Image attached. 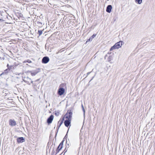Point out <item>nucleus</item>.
<instances>
[{
    "label": "nucleus",
    "instance_id": "f257e3e1",
    "mask_svg": "<svg viewBox=\"0 0 155 155\" xmlns=\"http://www.w3.org/2000/svg\"><path fill=\"white\" fill-rule=\"evenodd\" d=\"M25 17L23 16L22 13H20V21L24 23L23 25L22 24H20V27L24 28V26L27 25Z\"/></svg>",
    "mask_w": 155,
    "mask_h": 155
},
{
    "label": "nucleus",
    "instance_id": "f03ea898",
    "mask_svg": "<svg viewBox=\"0 0 155 155\" xmlns=\"http://www.w3.org/2000/svg\"><path fill=\"white\" fill-rule=\"evenodd\" d=\"M122 43H123V41H121L117 42L110 49V51H111L113 50L118 49L120 48L122 45Z\"/></svg>",
    "mask_w": 155,
    "mask_h": 155
},
{
    "label": "nucleus",
    "instance_id": "7ed1b4c3",
    "mask_svg": "<svg viewBox=\"0 0 155 155\" xmlns=\"http://www.w3.org/2000/svg\"><path fill=\"white\" fill-rule=\"evenodd\" d=\"M73 111L71 110H68L67 113L65 115V118L67 119L70 120H71V117L73 114Z\"/></svg>",
    "mask_w": 155,
    "mask_h": 155
},
{
    "label": "nucleus",
    "instance_id": "20e7f679",
    "mask_svg": "<svg viewBox=\"0 0 155 155\" xmlns=\"http://www.w3.org/2000/svg\"><path fill=\"white\" fill-rule=\"evenodd\" d=\"M22 80L23 81L25 82L26 83L28 84H30L31 83L33 84V82L32 81L30 78H28V77L22 76Z\"/></svg>",
    "mask_w": 155,
    "mask_h": 155
},
{
    "label": "nucleus",
    "instance_id": "39448f33",
    "mask_svg": "<svg viewBox=\"0 0 155 155\" xmlns=\"http://www.w3.org/2000/svg\"><path fill=\"white\" fill-rule=\"evenodd\" d=\"M65 92V89L63 87H60L58 90L57 94L59 96H61Z\"/></svg>",
    "mask_w": 155,
    "mask_h": 155
},
{
    "label": "nucleus",
    "instance_id": "423d86ee",
    "mask_svg": "<svg viewBox=\"0 0 155 155\" xmlns=\"http://www.w3.org/2000/svg\"><path fill=\"white\" fill-rule=\"evenodd\" d=\"M64 120V117H63L62 118V120H60L58 121V125L57 127V129L56 130L55 137H56V136L57 135V133L58 132V130H59V128L60 127H61V125L62 124L63 122V121Z\"/></svg>",
    "mask_w": 155,
    "mask_h": 155
},
{
    "label": "nucleus",
    "instance_id": "0eeeda50",
    "mask_svg": "<svg viewBox=\"0 0 155 155\" xmlns=\"http://www.w3.org/2000/svg\"><path fill=\"white\" fill-rule=\"evenodd\" d=\"M40 69L37 68L34 71H30V72L31 73V74L32 76H34L38 73L40 72Z\"/></svg>",
    "mask_w": 155,
    "mask_h": 155
},
{
    "label": "nucleus",
    "instance_id": "6e6552de",
    "mask_svg": "<svg viewBox=\"0 0 155 155\" xmlns=\"http://www.w3.org/2000/svg\"><path fill=\"white\" fill-rule=\"evenodd\" d=\"M54 119V116L51 114L47 119V122L48 124H51Z\"/></svg>",
    "mask_w": 155,
    "mask_h": 155
},
{
    "label": "nucleus",
    "instance_id": "1a4fd4ad",
    "mask_svg": "<svg viewBox=\"0 0 155 155\" xmlns=\"http://www.w3.org/2000/svg\"><path fill=\"white\" fill-rule=\"evenodd\" d=\"M49 61V58L47 56H45L44 57L42 60L41 62L43 64H46L48 63Z\"/></svg>",
    "mask_w": 155,
    "mask_h": 155
},
{
    "label": "nucleus",
    "instance_id": "9d476101",
    "mask_svg": "<svg viewBox=\"0 0 155 155\" xmlns=\"http://www.w3.org/2000/svg\"><path fill=\"white\" fill-rule=\"evenodd\" d=\"M71 120H70L66 119L64 121V124L65 126L68 127L69 126L71 125Z\"/></svg>",
    "mask_w": 155,
    "mask_h": 155
},
{
    "label": "nucleus",
    "instance_id": "9b49d317",
    "mask_svg": "<svg viewBox=\"0 0 155 155\" xmlns=\"http://www.w3.org/2000/svg\"><path fill=\"white\" fill-rule=\"evenodd\" d=\"M112 9V6L111 5H108L106 8V11L107 12L110 13Z\"/></svg>",
    "mask_w": 155,
    "mask_h": 155
},
{
    "label": "nucleus",
    "instance_id": "f8f14e48",
    "mask_svg": "<svg viewBox=\"0 0 155 155\" xmlns=\"http://www.w3.org/2000/svg\"><path fill=\"white\" fill-rule=\"evenodd\" d=\"M9 124L12 126H14L16 124V122L14 120L10 119L9 121Z\"/></svg>",
    "mask_w": 155,
    "mask_h": 155
},
{
    "label": "nucleus",
    "instance_id": "ddd939ff",
    "mask_svg": "<svg viewBox=\"0 0 155 155\" xmlns=\"http://www.w3.org/2000/svg\"><path fill=\"white\" fill-rule=\"evenodd\" d=\"M96 34H94L90 38L87 40L86 41V43L89 41H91L93 39V38H94L96 35Z\"/></svg>",
    "mask_w": 155,
    "mask_h": 155
},
{
    "label": "nucleus",
    "instance_id": "4468645a",
    "mask_svg": "<svg viewBox=\"0 0 155 155\" xmlns=\"http://www.w3.org/2000/svg\"><path fill=\"white\" fill-rule=\"evenodd\" d=\"M63 143L64 140H62V141L60 143L59 145H58L57 149H60V147H62V148L63 147Z\"/></svg>",
    "mask_w": 155,
    "mask_h": 155
},
{
    "label": "nucleus",
    "instance_id": "2eb2a0df",
    "mask_svg": "<svg viewBox=\"0 0 155 155\" xmlns=\"http://www.w3.org/2000/svg\"><path fill=\"white\" fill-rule=\"evenodd\" d=\"M11 69L10 68H8L7 69L5 70L4 73H5V74H7L10 71Z\"/></svg>",
    "mask_w": 155,
    "mask_h": 155
},
{
    "label": "nucleus",
    "instance_id": "dca6fc26",
    "mask_svg": "<svg viewBox=\"0 0 155 155\" xmlns=\"http://www.w3.org/2000/svg\"><path fill=\"white\" fill-rule=\"evenodd\" d=\"M44 30H38V34L39 35V36H40L42 33V32Z\"/></svg>",
    "mask_w": 155,
    "mask_h": 155
},
{
    "label": "nucleus",
    "instance_id": "f3484780",
    "mask_svg": "<svg viewBox=\"0 0 155 155\" xmlns=\"http://www.w3.org/2000/svg\"><path fill=\"white\" fill-rule=\"evenodd\" d=\"M135 2L139 4H140L142 2V0H135Z\"/></svg>",
    "mask_w": 155,
    "mask_h": 155
},
{
    "label": "nucleus",
    "instance_id": "a211bd4d",
    "mask_svg": "<svg viewBox=\"0 0 155 155\" xmlns=\"http://www.w3.org/2000/svg\"><path fill=\"white\" fill-rule=\"evenodd\" d=\"M25 139L23 137H20V143H22L25 141Z\"/></svg>",
    "mask_w": 155,
    "mask_h": 155
},
{
    "label": "nucleus",
    "instance_id": "6ab92c4d",
    "mask_svg": "<svg viewBox=\"0 0 155 155\" xmlns=\"http://www.w3.org/2000/svg\"><path fill=\"white\" fill-rule=\"evenodd\" d=\"M60 112L59 111H55L54 112L55 115L58 116L59 115Z\"/></svg>",
    "mask_w": 155,
    "mask_h": 155
},
{
    "label": "nucleus",
    "instance_id": "aec40b11",
    "mask_svg": "<svg viewBox=\"0 0 155 155\" xmlns=\"http://www.w3.org/2000/svg\"><path fill=\"white\" fill-rule=\"evenodd\" d=\"M112 60V57L111 56H110L108 58V60L109 62H110L111 60Z\"/></svg>",
    "mask_w": 155,
    "mask_h": 155
},
{
    "label": "nucleus",
    "instance_id": "412c9836",
    "mask_svg": "<svg viewBox=\"0 0 155 155\" xmlns=\"http://www.w3.org/2000/svg\"><path fill=\"white\" fill-rule=\"evenodd\" d=\"M37 24H38V25H39L40 26H41L42 25V23L41 22L39 21H37Z\"/></svg>",
    "mask_w": 155,
    "mask_h": 155
},
{
    "label": "nucleus",
    "instance_id": "4be33fe9",
    "mask_svg": "<svg viewBox=\"0 0 155 155\" xmlns=\"http://www.w3.org/2000/svg\"><path fill=\"white\" fill-rule=\"evenodd\" d=\"M62 149V147H60V149H56V153H55V155L57 154L59 152V151L61 150V149Z\"/></svg>",
    "mask_w": 155,
    "mask_h": 155
},
{
    "label": "nucleus",
    "instance_id": "5701e85b",
    "mask_svg": "<svg viewBox=\"0 0 155 155\" xmlns=\"http://www.w3.org/2000/svg\"><path fill=\"white\" fill-rule=\"evenodd\" d=\"M23 63H31V61L29 60H27L23 62Z\"/></svg>",
    "mask_w": 155,
    "mask_h": 155
},
{
    "label": "nucleus",
    "instance_id": "b1692460",
    "mask_svg": "<svg viewBox=\"0 0 155 155\" xmlns=\"http://www.w3.org/2000/svg\"><path fill=\"white\" fill-rule=\"evenodd\" d=\"M81 107H82V110H83V112L84 115L85 114V110L84 108V106H83V105L82 104H81Z\"/></svg>",
    "mask_w": 155,
    "mask_h": 155
},
{
    "label": "nucleus",
    "instance_id": "393cba45",
    "mask_svg": "<svg viewBox=\"0 0 155 155\" xmlns=\"http://www.w3.org/2000/svg\"><path fill=\"white\" fill-rule=\"evenodd\" d=\"M67 149H66V148L64 150V151L63 152H62L60 155H61V154L63 153H64V154H65V153H66L67 152Z\"/></svg>",
    "mask_w": 155,
    "mask_h": 155
},
{
    "label": "nucleus",
    "instance_id": "a878e982",
    "mask_svg": "<svg viewBox=\"0 0 155 155\" xmlns=\"http://www.w3.org/2000/svg\"><path fill=\"white\" fill-rule=\"evenodd\" d=\"M68 131L67 132V134H66V135L64 137V138H63V140H64V139H65L66 138H67V134H68Z\"/></svg>",
    "mask_w": 155,
    "mask_h": 155
},
{
    "label": "nucleus",
    "instance_id": "bb28decb",
    "mask_svg": "<svg viewBox=\"0 0 155 155\" xmlns=\"http://www.w3.org/2000/svg\"><path fill=\"white\" fill-rule=\"evenodd\" d=\"M19 149L18 148L17 149H16L15 150V151L17 152H18V153H19V151H18Z\"/></svg>",
    "mask_w": 155,
    "mask_h": 155
},
{
    "label": "nucleus",
    "instance_id": "cd10ccee",
    "mask_svg": "<svg viewBox=\"0 0 155 155\" xmlns=\"http://www.w3.org/2000/svg\"><path fill=\"white\" fill-rule=\"evenodd\" d=\"M91 72H88V73H87V75L86 76L85 78H86L87 76L90 74V73Z\"/></svg>",
    "mask_w": 155,
    "mask_h": 155
},
{
    "label": "nucleus",
    "instance_id": "c85d7f7f",
    "mask_svg": "<svg viewBox=\"0 0 155 155\" xmlns=\"http://www.w3.org/2000/svg\"><path fill=\"white\" fill-rule=\"evenodd\" d=\"M17 141L18 143H19V137H18L17 138Z\"/></svg>",
    "mask_w": 155,
    "mask_h": 155
},
{
    "label": "nucleus",
    "instance_id": "c756f323",
    "mask_svg": "<svg viewBox=\"0 0 155 155\" xmlns=\"http://www.w3.org/2000/svg\"><path fill=\"white\" fill-rule=\"evenodd\" d=\"M12 66H10L9 67V65L8 64L7 65V67L8 68H10L11 69H12Z\"/></svg>",
    "mask_w": 155,
    "mask_h": 155
},
{
    "label": "nucleus",
    "instance_id": "7c9ffc66",
    "mask_svg": "<svg viewBox=\"0 0 155 155\" xmlns=\"http://www.w3.org/2000/svg\"><path fill=\"white\" fill-rule=\"evenodd\" d=\"M54 152H55L54 151H52V153H53V154H54Z\"/></svg>",
    "mask_w": 155,
    "mask_h": 155
},
{
    "label": "nucleus",
    "instance_id": "2f4dec72",
    "mask_svg": "<svg viewBox=\"0 0 155 155\" xmlns=\"http://www.w3.org/2000/svg\"><path fill=\"white\" fill-rule=\"evenodd\" d=\"M39 80V79H38L37 80H36V81H38Z\"/></svg>",
    "mask_w": 155,
    "mask_h": 155
},
{
    "label": "nucleus",
    "instance_id": "473e14b6",
    "mask_svg": "<svg viewBox=\"0 0 155 155\" xmlns=\"http://www.w3.org/2000/svg\"><path fill=\"white\" fill-rule=\"evenodd\" d=\"M93 78H94V77H93L92 78V79H91V81L92 80V79H93Z\"/></svg>",
    "mask_w": 155,
    "mask_h": 155
},
{
    "label": "nucleus",
    "instance_id": "72a5a7b5",
    "mask_svg": "<svg viewBox=\"0 0 155 155\" xmlns=\"http://www.w3.org/2000/svg\"><path fill=\"white\" fill-rule=\"evenodd\" d=\"M61 51H58V52H61Z\"/></svg>",
    "mask_w": 155,
    "mask_h": 155
},
{
    "label": "nucleus",
    "instance_id": "f704fd0d",
    "mask_svg": "<svg viewBox=\"0 0 155 155\" xmlns=\"http://www.w3.org/2000/svg\"><path fill=\"white\" fill-rule=\"evenodd\" d=\"M55 129V127H54V129Z\"/></svg>",
    "mask_w": 155,
    "mask_h": 155
},
{
    "label": "nucleus",
    "instance_id": "c9c22d12",
    "mask_svg": "<svg viewBox=\"0 0 155 155\" xmlns=\"http://www.w3.org/2000/svg\"><path fill=\"white\" fill-rule=\"evenodd\" d=\"M2 74H3V73L1 74V75H2Z\"/></svg>",
    "mask_w": 155,
    "mask_h": 155
},
{
    "label": "nucleus",
    "instance_id": "e433bc0d",
    "mask_svg": "<svg viewBox=\"0 0 155 155\" xmlns=\"http://www.w3.org/2000/svg\"><path fill=\"white\" fill-rule=\"evenodd\" d=\"M85 74L84 75V76H85Z\"/></svg>",
    "mask_w": 155,
    "mask_h": 155
},
{
    "label": "nucleus",
    "instance_id": "4c0bfd02",
    "mask_svg": "<svg viewBox=\"0 0 155 155\" xmlns=\"http://www.w3.org/2000/svg\"><path fill=\"white\" fill-rule=\"evenodd\" d=\"M69 128H70V127H69V128H68V130H69Z\"/></svg>",
    "mask_w": 155,
    "mask_h": 155
},
{
    "label": "nucleus",
    "instance_id": "58836bf2",
    "mask_svg": "<svg viewBox=\"0 0 155 155\" xmlns=\"http://www.w3.org/2000/svg\"><path fill=\"white\" fill-rule=\"evenodd\" d=\"M1 20L0 19V21H1Z\"/></svg>",
    "mask_w": 155,
    "mask_h": 155
},
{
    "label": "nucleus",
    "instance_id": "ea45409f",
    "mask_svg": "<svg viewBox=\"0 0 155 155\" xmlns=\"http://www.w3.org/2000/svg\"><path fill=\"white\" fill-rule=\"evenodd\" d=\"M63 155H64V154H63Z\"/></svg>",
    "mask_w": 155,
    "mask_h": 155
},
{
    "label": "nucleus",
    "instance_id": "a19ab883",
    "mask_svg": "<svg viewBox=\"0 0 155 155\" xmlns=\"http://www.w3.org/2000/svg\"><path fill=\"white\" fill-rule=\"evenodd\" d=\"M1 58L0 57V58Z\"/></svg>",
    "mask_w": 155,
    "mask_h": 155
}]
</instances>
